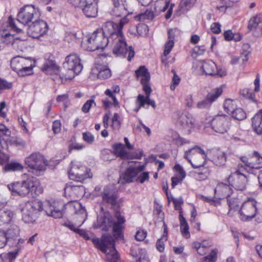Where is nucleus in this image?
<instances>
[{
    "mask_svg": "<svg viewBox=\"0 0 262 262\" xmlns=\"http://www.w3.org/2000/svg\"><path fill=\"white\" fill-rule=\"evenodd\" d=\"M101 31L104 35L112 42L114 45L113 53L117 56H125L128 54L127 60L130 61L134 57L135 52L132 47L127 48L123 33L121 32L117 27V24L113 21H106L103 26Z\"/></svg>",
    "mask_w": 262,
    "mask_h": 262,
    "instance_id": "nucleus-1",
    "label": "nucleus"
},
{
    "mask_svg": "<svg viewBox=\"0 0 262 262\" xmlns=\"http://www.w3.org/2000/svg\"><path fill=\"white\" fill-rule=\"evenodd\" d=\"M125 220L120 213L116 212L113 217L108 212L99 215L95 224L96 228H101L102 230L108 231L112 228L113 236L116 239L123 238Z\"/></svg>",
    "mask_w": 262,
    "mask_h": 262,
    "instance_id": "nucleus-2",
    "label": "nucleus"
},
{
    "mask_svg": "<svg viewBox=\"0 0 262 262\" xmlns=\"http://www.w3.org/2000/svg\"><path fill=\"white\" fill-rule=\"evenodd\" d=\"M8 188L14 195L25 196L30 192L38 195L43 191L38 179L33 177L21 182L12 183L8 185Z\"/></svg>",
    "mask_w": 262,
    "mask_h": 262,
    "instance_id": "nucleus-3",
    "label": "nucleus"
},
{
    "mask_svg": "<svg viewBox=\"0 0 262 262\" xmlns=\"http://www.w3.org/2000/svg\"><path fill=\"white\" fill-rule=\"evenodd\" d=\"M92 241L102 252L112 255L110 262H119V255L115 248V240L111 234H104L101 238H93Z\"/></svg>",
    "mask_w": 262,
    "mask_h": 262,
    "instance_id": "nucleus-4",
    "label": "nucleus"
},
{
    "mask_svg": "<svg viewBox=\"0 0 262 262\" xmlns=\"http://www.w3.org/2000/svg\"><path fill=\"white\" fill-rule=\"evenodd\" d=\"M43 210V204L40 200L36 199L28 201L21 208L22 220L26 223H34L39 213Z\"/></svg>",
    "mask_w": 262,
    "mask_h": 262,
    "instance_id": "nucleus-5",
    "label": "nucleus"
},
{
    "mask_svg": "<svg viewBox=\"0 0 262 262\" xmlns=\"http://www.w3.org/2000/svg\"><path fill=\"white\" fill-rule=\"evenodd\" d=\"M25 163L29 168L28 171L37 176L45 171L48 164L44 156L38 152H33L27 157Z\"/></svg>",
    "mask_w": 262,
    "mask_h": 262,
    "instance_id": "nucleus-6",
    "label": "nucleus"
},
{
    "mask_svg": "<svg viewBox=\"0 0 262 262\" xmlns=\"http://www.w3.org/2000/svg\"><path fill=\"white\" fill-rule=\"evenodd\" d=\"M112 42L104 35L101 30H97L91 34L88 38L86 43H82L83 48L90 51H94L96 50H103L106 46Z\"/></svg>",
    "mask_w": 262,
    "mask_h": 262,
    "instance_id": "nucleus-7",
    "label": "nucleus"
},
{
    "mask_svg": "<svg viewBox=\"0 0 262 262\" xmlns=\"http://www.w3.org/2000/svg\"><path fill=\"white\" fill-rule=\"evenodd\" d=\"M68 174L71 180L80 182L92 177L90 169L77 161L71 162Z\"/></svg>",
    "mask_w": 262,
    "mask_h": 262,
    "instance_id": "nucleus-8",
    "label": "nucleus"
},
{
    "mask_svg": "<svg viewBox=\"0 0 262 262\" xmlns=\"http://www.w3.org/2000/svg\"><path fill=\"white\" fill-rule=\"evenodd\" d=\"M34 66V61L30 58L16 56L11 61L12 69L20 76L30 74Z\"/></svg>",
    "mask_w": 262,
    "mask_h": 262,
    "instance_id": "nucleus-9",
    "label": "nucleus"
},
{
    "mask_svg": "<svg viewBox=\"0 0 262 262\" xmlns=\"http://www.w3.org/2000/svg\"><path fill=\"white\" fill-rule=\"evenodd\" d=\"M40 16V12L38 8L32 5H25L19 9L17 21L27 25L38 19Z\"/></svg>",
    "mask_w": 262,
    "mask_h": 262,
    "instance_id": "nucleus-10",
    "label": "nucleus"
},
{
    "mask_svg": "<svg viewBox=\"0 0 262 262\" xmlns=\"http://www.w3.org/2000/svg\"><path fill=\"white\" fill-rule=\"evenodd\" d=\"M206 155L200 147L195 146L186 151L184 158L190 163L194 168H200L205 162Z\"/></svg>",
    "mask_w": 262,
    "mask_h": 262,
    "instance_id": "nucleus-11",
    "label": "nucleus"
},
{
    "mask_svg": "<svg viewBox=\"0 0 262 262\" xmlns=\"http://www.w3.org/2000/svg\"><path fill=\"white\" fill-rule=\"evenodd\" d=\"M257 202L253 199H249L244 202L239 210V217L241 221H249L257 213Z\"/></svg>",
    "mask_w": 262,
    "mask_h": 262,
    "instance_id": "nucleus-12",
    "label": "nucleus"
},
{
    "mask_svg": "<svg viewBox=\"0 0 262 262\" xmlns=\"http://www.w3.org/2000/svg\"><path fill=\"white\" fill-rule=\"evenodd\" d=\"M43 209L48 216L55 219H60L63 215L66 205L60 200L47 201L45 203Z\"/></svg>",
    "mask_w": 262,
    "mask_h": 262,
    "instance_id": "nucleus-13",
    "label": "nucleus"
},
{
    "mask_svg": "<svg viewBox=\"0 0 262 262\" xmlns=\"http://www.w3.org/2000/svg\"><path fill=\"white\" fill-rule=\"evenodd\" d=\"M180 128L185 134H189L195 126V119L189 113H178L176 118Z\"/></svg>",
    "mask_w": 262,
    "mask_h": 262,
    "instance_id": "nucleus-14",
    "label": "nucleus"
},
{
    "mask_svg": "<svg viewBox=\"0 0 262 262\" xmlns=\"http://www.w3.org/2000/svg\"><path fill=\"white\" fill-rule=\"evenodd\" d=\"M227 180L229 185L236 190L243 191L246 189L248 178L238 169L232 172L228 177Z\"/></svg>",
    "mask_w": 262,
    "mask_h": 262,
    "instance_id": "nucleus-15",
    "label": "nucleus"
},
{
    "mask_svg": "<svg viewBox=\"0 0 262 262\" xmlns=\"http://www.w3.org/2000/svg\"><path fill=\"white\" fill-rule=\"evenodd\" d=\"M241 160L244 164L245 169L249 173H255L256 170L262 168V157L256 151L253 152L250 158L242 157Z\"/></svg>",
    "mask_w": 262,
    "mask_h": 262,
    "instance_id": "nucleus-16",
    "label": "nucleus"
},
{
    "mask_svg": "<svg viewBox=\"0 0 262 262\" xmlns=\"http://www.w3.org/2000/svg\"><path fill=\"white\" fill-rule=\"evenodd\" d=\"M48 30L47 23L43 20L37 19L29 26L27 32L29 36L38 38L46 34Z\"/></svg>",
    "mask_w": 262,
    "mask_h": 262,
    "instance_id": "nucleus-17",
    "label": "nucleus"
},
{
    "mask_svg": "<svg viewBox=\"0 0 262 262\" xmlns=\"http://www.w3.org/2000/svg\"><path fill=\"white\" fill-rule=\"evenodd\" d=\"M230 118L225 115H217L211 120L212 128L216 133L224 134L227 132L230 126Z\"/></svg>",
    "mask_w": 262,
    "mask_h": 262,
    "instance_id": "nucleus-18",
    "label": "nucleus"
},
{
    "mask_svg": "<svg viewBox=\"0 0 262 262\" xmlns=\"http://www.w3.org/2000/svg\"><path fill=\"white\" fill-rule=\"evenodd\" d=\"M64 69L73 72L76 75L79 74L83 69L79 56L75 53L67 56L63 63Z\"/></svg>",
    "mask_w": 262,
    "mask_h": 262,
    "instance_id": "nucleus-19",
    "label": "nucleus"
},
{
    "mask_svg": "<svg viewBox=\"0 0 262 262\" xmlns=\"http://www.w3.org/2000/svg\"><path fill=\"white\" fill-rule=\"evenodd\" d=\"M103 203L108 204L112 207H115L118 205V191L113 185L105 186L101 193Z\"/></svg>",
    "mask_w": 262,
    "mask_h": 262,
    "instance_id": "nucleus-20",
    "label": "nucleus"
},
{
    "mask_svg": "<svg viewBox=\"0 0 262 262\" xmlns=\"http://www.w3.org/2000/svg\"><path fill=\"white\" fill-rule=\"evenodd\" d=\"M201 67L206 75L219 77H223L226 75V71L217 67L212 60L202 61Z\"/></svg>",
    "mask_w": 262,
    "mask_h": 262,
    "instance_id": "nucleus-21",
    "label": "nucleus"
},
{
    "mask_svg": "<svg viewBox=\"0 0 262 262\" xmlns=\"http://www.w3.org/2000/svg\"><path fill=\"white\" fill-rule=\"evenodd\" d=\"M99 0H84L80 9L87 17H95L98 14Z\"/></svg>",
    "mask_w": 262,
    "mask_h": 262,
    "instance_id": "nucleus-22",
    "label": "nucleus"
},
{
    "mask_svg": "<svg viewBox=\"0 0 262 262\" xmlns=\"http://www.w3.org/2000/svg\"><path fill=\"white\" fill-rule=\"evenodd\" d=\"M85 194V188L82 185H67L64 188V194L71 199H76L83 196Z\"/></svg>",
    "mask_w": 262,
    "mask_h": 262,
    "instance_id": "nucleus-23",
    "label": "nucleus"
},
{
    "mask_svg": "<svg viewBox=\"0 0 262 262\" xmlns=\"http://www.w3.org/2000/svg\"><path fill=\"white\" fill-rule=\"evenodd\" d=\"M114 8L111 11V15L116 17H121L126 13L129 14L126 0H112Z\"/></svg>",
    "mask_w": 262,
    "mask_h": 262,
    "instance_id": "nucleus-24",
    "label": "nucleus"
},
{
    "mask_svg": "<svg viewBox=\"0 0 262 262\" xmlns=\"http://www.w3.org/2000/svg\"><path fill=\"white\" fill-rule=\"evenodd\" d=\"M230 186L229 184L227 185L222 182L219 183L214 189L215 196L219 199L230 198L232 193V189Z\"/></svg>",
    "mask_w": 262,
    "mask_h": 262,
    "instance_id": "nucleus-25",
    "label": "nucleus"
},
{
    "mask_svg": "<svg viewBox=\"0 0 262 262\" xmlns=\"http://www.w3.org/2000/svg\"><path fill=\"white\" fill-rule=\"evenodd\" d=\"M66 209H69L71 211H73L76 214H79V217L82 220V224L86 219V211L84 208L82 207L81 203L74 200L73 201H70L67 204H65Z\"/></svg>",
    "mask_w": 262,
    "mask_h": 262,
    "instance_id": "nucleus-26",
    "label": "nucleus"
},
{
    "mask_svg": "<svg viewBox=\"0 0 262 262\" xmlns=\"http://www.w3.org/2000/svg\"><path fill=\"white\" fill-rule=\"evenodd\" d=\"M135 75L138 79H140V82L143 86V90L145 86L150 87L149 85L150 74L148 70L144 66H140L138 69L135 71Z\"/></svg>",
    "mask_w": 262,
    "mask_h": 262,
    "instance_id": "nucleus-27",
    "label": "nucleus"
},
{
    "mask_svg": "<svg viewBox=\"0 0 262 262\" xmlns=\"http://www.w3.org/2000/svg\"><path fill=\"white\" fill-rule=\"evenodd\" d=\"M92 74L96 75L97 78L101 79H105L111 77L112 74L111 70L107 65H101L96 63V67L92 69Z\"/></svg>",
    "mask_w": 262,
    "mask_h": 262,
    "instance_id": "nucleus-28",
    "label": "nucleus"
},
{
    "mask_svg": "<svg viewBox=\"0 0 262 262\" xmlns=\"http://www.w3.org/2000/svg\"><path fill=\"white\" fill-rule=\"evenodd\" d=\"M5 233L8 241V245L12 246L13 242L18 241L17 238L19 235L20 229L17 225L12 224L6 231H5Z\"/></svg>",
    "mask_w": 262,
    "mask_h": 262,
    "instance_id": "nucleus-29",
    "label": "nucleus"
},
{
    "mask_svg": "<svg viewBox=\"0 0 262 262\" xmlns=\"http://www.w3.org/2000/svg\"><path fill=\"white\" fill-rule=\"evenodd\" d=\"M211 160L216 166H223L226 162V154L219 149L214 150L211 152Z\"/></svg>",
    "mask_w": 262,
    "mask_h": 262,
    "instance_id": "nucleus-30",
    "label": "nucleus"
},
{
    "mask_svg": "<svg viewBox=\"0 0 262 262\" xmlns=\"http://www.w3.org/2000/svg\"><path fill=\"white\" fill-rule=\"evenodd\" d=\"M252 127L258 135H262V110L258 111L252 118Z\"/></svg>",
    "mask_w": 262,
    "mask_h": 262,
    "instance_id": "nucleus-31",
    "label": "nucleus"
},
{
    "mask_svg": "<svg viewBox=\"0 0 262 262\" xmlns=\"http://www.w3.org/2000/svg\"><path fill=\"white\" fill-rule=\"evenodd\" d=\"M2 40V41L6 45H12L15 46V45H21L23 43V41L20 40L18 38L14 37L13 34L10 33L7 30H4L1 33Z\"/></svg>",
    "mask_w": 262,
    "mask_h": 262,
    "instance_id": "nucleus-32",
    "label": "nucleus"
},
{
    "mask_svg": "<svg viewBox=\"0 0 262 262\" xmlns=\"http://www.w3.org/2000/svg\"><path fill=\"white\" fill-rule=\"evenodd\" d=\"M113 153L117 157L121 159L127 158L128 152L122 143H116L113 145Z\"/></svg>",
    "mask_w": 262,
    "mask_h": 262,
    "instance_id": "nucleus-33",
    "label": "nucleus"
},
{
    "mask_svg": "<svg viewBox=\"0 0 262 262\" xmlns=\"http://www.w3.org/2000/svg\"><path fill=\"white\" fill-rule=\"evenodd\" d=\"M198 170L194 171L193 176L198 181H203L208 177L210 174V170L208 168L204 166V165L200 168H198Z\"/></svg>",
    "mask_w": 262,
    "mask_h": 262,
    "instance_id": "nucleus-34",
    "label": "nucleus"
},
{
    "mask_svg": "<svg viewBox=\"0 0 262 262\" xmlns=\"http://www.w3.org/2000/svg\"><path fill=\"white\" fill-rule=\"evenodd\" d=\"M25 240L21 238H19L15 245V249L14 251L10 252L8 253V257L4 258V259H9L11 262H13V260L17 256L21 248L22 245L24 243Z\"/></svg>",
    "mask_w": 262,
    "mask_h": 262,
    "instance_id": "nucleus-35",
    "label": "nucleus"
},
{
    "mask_svg": "<svg viewBox=\"0 0 262 262\" xmlns=\"http://www.w3.org/2000/svg\"><path fill=\"white\" fill-rule=\"evenodd\" d=\"M180 231L183 236L188 238L190 237L188 225L182 213L179 214Z\"/></svg>",
    "mask_w": 262,
    "mask_h": 262,
    "instance_id": "nucleus-36",
    "label": "nucleus"
},
{
    "mask_svg": "<svg viewBox=\"0 0 262 262\" xmlns=\"http://www.w3.org/2000/svg\"><path fill=\"white\" fill-rule=\"evenodd\" d=\"M138 174V169L135 167H129L123 175V178L127 183L133 181V179Z\"/></svg>",
    "mask_w": 262,
    "mask_h": 262,
    "instance_id": "nucleus-37",
    "label": "nucleus"
},
{
    "mask_svg": "<svg viewBox=\"0 0 262 262\" xmlns=\"http://www.w3.org/2000/svg\"><path fill=\"white\" fill-rule=\"evenodd\" d=\"M13 216L12 211L8 209L0 210V221L1 224L9 223Z\"/></svg>",
    "mask_w": 262,
    "mask_h": 262,
    "instance_id": "nucleus-38",
    "label": "nucleus"
},
{
    "mask_svg": "<svg viewBox=\"0 0 262 262\" xmlns=\"http://www.w3.org/2000/svg\"><path fill=\"white\" fill-rule=\"evenodd\" d=\"M223 86L215 88L211 90L206 96V98L212 104L222 94Z\"/></svg>",
    "mask_w": 262,
    "mask_h": 262,
    "instance_id": "nucleus-39",
    "label": "nucleus"
},
{
    "mask_svg": "<svg viewBox=\"0 0 262 262\" xmlns=\"http://www.w3.org/2000/svg\"><path fill=\"white\" fill-rule=\"evenodd\" d=\"M24 168V166L20 163L16 161H12L10 163H7L3 167L5 171H20Z\"/></svg>",
    "mask_w": 262,
    "mask_h": 262,
    "instance_id": "nucleus-40",
    "label": "nucleus"
},
{
    "mask_svg": "<svg viewBox=\"0 0 262 262\" xmlns=\"http://www.w3.org/2000/svg\"><path fill=\"white\" fill-rule=\"evenodd\" d=\"M57 67L52 60L47 61L42 66L41 70L48 74H52L53 72L57 71Z\"/></svg>",
    "mask_w": 262,
    "mask_h": 262,
    "instance_id": "nucleus-41",
    "label": "nucleus"
},
{
    "mask_svg": "<svg viewBox=\"0 0 262 262\" xmlns=\"http://www.w3.org/2000/svg\"><path fill=\"white\" fill-rule=\"evenodd\" d=\"M155 13L151 10H147L144 13H141L135 17L136 20L144 21L147 20H152L155 17Z\"/></svg>",
    "mask_w": 262,
    "mask_h": 262,
    "instance_id": "nucleus-42",
    "label": "nucleus"
},
{
    "mask_svg": "<svg viewBox=\"0 0 262 262\" xmlns=\"http://www.w3.org/2000/svg\"><path fill=\"white\" fill-rule=\"evenodd\" d=\"M230 115L233 119L237 120H243L246 118V114L241 108H235Z\"/></svg>",
    "mask_w": 262,
    "mask_h": 262,
    "instance_id": "nucleus-43",
    "label": "nucleus"
},
{
    "mask_svg": "<svg viewBox=\"0 0 262 262\" xmlns=\"http://www.w3.org/2000/svg\"><path fill=\"white\" fill-rule=\"evenodd\" d=\"M261 23H262V14H258L250 19L248 26V29L251 30L255 29Z\"/></svg>",
    "mask_w": 262,
    "mask_h": 262,
    "instance_id": "nucleus-44",
    "label": "nucleus"
},
{
    "mask_svg": "<svg viewBox=\"0 0 262 262\" xmlns=\"http://www.w3.org/2000/svg\"><path fill=\"white\" fill-rule=\"evenodd\" d=\"M196 0H182L180 4L181 11L183 12L188 11L194 4Z\"/></svg>",
    "mask_w": 262,
    "mask_h": 262,
    "instance_id": "nucleus-45",
    "label": "nucleus"
},
{
    "mask_svg": "<svg viewBox=\"0 0 262 262\" xmlns=\"http://www.w3.org/2000/svg\"><path fill=\"white\" fill-rule=\"evenodd\" d=\"M217 249H212L207 256L202 258L201 262H215L217 258Z\"/></svg>",
    "mask_w": 262,
    "mask_h": 262,
    "instance_id": "nucleus-46",
    "label": "nucleus"
},
{
    "mask_svg": "<svg viewBox=\"0 0 262 262\" xmlns=\"http://www.w3.org/2000/svg\"><path fill=\"white\" fill-rule=\"evenodd\" d=\"M169 3L166 0H160L156 2L155 10L156 11L164 12L168 8Z\"/></svg>",
    "mask_w": 262,
    "mask_h": 262,
    "instance_id": "nucleus-47",
    "label": "nucleus"
},
{
    "mask_svg": "<svg viewBox=\"0 0 262 262\" xmlns=\"http://www.w3.org/2000/svg\"><path fill=\"white\" fill-rule=\"evenodd\" d=\"M223 106L224 111L228 114H230L232 111L235 109V104L233 100L226 99L224 101Z\"/></svg>",
    "mask_w": 262,
    "mask_h": 262,
    "instance_id": "nucleus-48",
    "label": "nucleus"
},
{
    "mask_svg": "<svg viewBox=\"0 0 262 262\" xmlns=\"http://www.w3.org/2000/svg\"><path fill=\"white\" fill-rule=\"evenodd\" d=\"M147 94H145V96L139 94L137 98L136 104L138 107L135 109L136 112H138L140 108L142 107H144L145 104H147Z\"/></svg>",
    "mask_w": 262,
    "mask_h": 262,
    "instance_id": "nucleus-49",
    "label": "nucleus"
},
{
    "mask_svg": "<svg viewBox=\"0 0 262 262\" xmlns=\"http://www.w3.org/2000/svg\"><path fill=\"white\" fill-rule=\"evenodd\" d=\"M192 248L200 255H204L207 253V249L201 246L199 242H194L192 244Z\"/></svg>",
    "mask_w": 262,
    "mask_h": 262,
    "instance_id": "nucleus-50",
    "label": "nucleus"
},
{
    "mask_svg": "<svg viewBox=\"0 0 262 262\" xmlns=\"http://www.w3.org/2000/svg\"><path fill=\"white\" fill-rule=\"evenodd\" d=\"M181 35V31L177 28L169 29L168 31V38L169 40H174L176 37Z\"/></svg>",
    "mask_w": 262,
    "mask_h": 262,
    "instance_id": "nucleus-51",
    "label": "nucleus"
},
{
    "mask_svg": "<svg viewBox=\"0 0 262 262\" xmlns=\"http://www.w3.org/2000/svg\"><path fill=\"white\" fill-rule=\"evenodd\" d=\"M211 104L209 100L206 97L205 99L197 103L196 107L199 109H208L211 106Z\"/></svg>",
    "mask_w": 262,
    "mask_h": 262,
    "instance_id": "nucleus-52",
    "label": "nucleus"
},
{
    "mask_svg": "<svg viewBox=\"0 0 262 262\" xmlns=\"http://www.w3.org/2000/svg\"><path fill=\"white\" fill-rule=\"evenodd\" d=\"M174 42L172 40H168L165 44V48L163 52V55L165 56H167L171 52L172 49L174 46Z\"/></svg>",
    "mask_w": 262,
    "mask_h": 262,
    "instance_id": "nucleus-53",
    "label": "nucleus"
},
{
    "mask_svg": "<svg viewBox=\"0 0 262 262\" xmlns=\"http://www.w3.org/2000/svg\"><path fill=\"white\" fill-rule=\"evenodd\" d=\"M112 127L114 129H119L120 126L119 116L117 113H115L112 119Z\"/></svg>",
    "mask_w": 262,
    "mask_h": 262,
    "instance_id": "nucleus-54",
    "label": "nucleus"
},
{
    "mask_svg": "<svg viewBox=\"0 0 262 262\" xmlns=\"http://www.w3.org/2000/svg\"><path fill=\"white\" fill-rule=\"evenodd\" d=\"M143 91L145 92V94H147V104H148L149 105H151L153 108H155L156 107L155 102L154 100H151L149 98L150 94L151 92V88L145 86V89L143 90Z\"/></svg>",
    "mask_w": 262,
    "mask_h": 262,
    "instance_id": "nucleus-55",
    "label": "nucleus"
},
{
    "mask_svg": "<svg viewBox=\"0 0 262 262\" xmlns=\"http://www.w3.org/2000/svg\"><path fill=\"white\" fill-rule=\"evenodd\" d=\"M8 23L9 26V27L11 28L12 31H15L17 33L20 32L21 30L16 25L15 20L11 16H10L8 17Z\"/></svg>",
    "mask_w": 262,
    "mask_h": 262,
    "instance_id": "nucleus-56",
    "label": "nucleus"
},
{
    "mask_svg": "<svg viewBox=\"0 0 262 262\" xmlns=\"http://www.w3.org/2000/svg\"><path fill=\"white\" fill-rule=\"evenodd\" d=\"M93 104L96 105L94 100H88L82 107V112L85 113H88Z\"/></svg>",
    "mask_w": 262,
    "mask_h": 262,
    "instance_id": "nucleus-57",
    "label": "nucleus"
},
{
    "mask_svg": "<svg viewBox=\"0 0 262 262\" xmlns=\"http://www.w3.org/2000/svg\"><path fill=\"white\" fill-rule=\"evenodd\" d=\"M227 203L230 210H235L238 206V200L236 198L232 200L231 199L228 198Z\"/></svg>",
    "mask_w": 262,
    "mask_h": 262,
    "instance_id": "nucleus-58",
    "label": "nucleus"
},
{
    "mask_svg": "<svg viewBox=\"0 0 262 262\" xmlns=\"http://www.w3.org/2000/svg\"><path fill=\"white\" fill-rule=\"evenodd\" d=\"M147 236V232L143 230H139L137 231L135 235V238L137 241H142Z\"/></svg>",
    "mask_w": 262,
    "mask_h": 262,
    "instance_id": "nucleus-59",
    "label": "nucleus"
},
{
    "mask_svg": "<svg viewBox=\"0 0 262 262\" xmlns=\"http://www.w3.org/2000/svg\"><path fill=\"white\" fill-rule=\"evenodd\" d=\"M83 140L88 143H92L94 141V136L90 132H85L82 134Z\"/></svg>",
    "mask_w": 262,
    "mask_h": 262,
    "instance_id": "nucleus-60",
    "label": "nucleus"
},
{
    "mask_svg": "<svg viewBox=\"0 0 262 262\" xmlns=\"http://www.w3.org/2000/svg\"><path fill=\"white\" fill-rule=\"evenodd\" d=\"M10 142L12 144L15 145L17 146H21L22 147H24L26 146L25 141L23 139L19 138H12L11 139Z\"/></svg>",
    "mask_w": 262,
    "mask_h": 262,
    "instance_id": "nucleus-61",
    "label": "nucleus"
},
{
    "mask_svg": "<svg viewBox=\"0 0 262 262\" xmlns=\"http://www.w3.org/2000/svg\"><path fill=\"white\" fill-rule=\"evenodd\" d=\"M6 236L5 231L0 230V248H3L7 243L8 244V241Z\"/></svg>",
    "mask_w": 262,
    "mask_h": 262,
    "instance_id": "nucleus-62",
    "label": "nucleus"
},
{
    "mask_svg": "<svg viewBox=\"0 0 262 262\" xmlns=\"http://www.w3.org/2000/svg\"><path fill=\"white\" fill-rule=\"evenodd\" d=\"M61 124L59 120H55L53 122L52 124V130L54 134L59 133L61 130Z\"/></svg>",
    "mask_w": 262,
    "mask_h": 262,
    "instance_id": "nucleus-63",
    "label": "nucleus"
},
{
    "mask_svg": "<svg viewBox=\"0 0 262 262\" xmlns=\"http://www.w3.org/2000/svg\"><path fill=\"white\" fill-rule=\"evenodd\" d=\"M221 25L219 23H213L210 26V29L212 33L219 34L221 32Z\"/></svg>",
    "mask_w": 262,
    "mask_h": 262,
    "instance_id": "nucleus-64",
    "label": "nucleus"
}]
</instances>
